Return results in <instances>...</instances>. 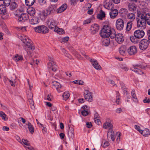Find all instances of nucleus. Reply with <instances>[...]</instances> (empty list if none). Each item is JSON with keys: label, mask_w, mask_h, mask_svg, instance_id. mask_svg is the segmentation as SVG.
<instances>
[{"label": "nucleus", "mask_w": 150, "mask_h": 150, "mask_svg": "<svg viewBox=\"0 0 150 150\" xmlns=\"http://www.w3.org/2000/svg\"><path fill=\"white\" fill-rule=\"evenodd\" d=\"M127 47L125 45H122L119 48V52L122 55L124 56L126 53Z\"/></svg>", "instance_id": "f3484780"}, {"label": "nucleus", "mask_w": 150, "mask_h": 150, "mask_svg": "<svg viewBox=\"0 0 150 150\" xmlns=\"http://www.w3.org/2000/svg\"><path fill=\"white\" fill-rule=\"evenodd\" d=\"M22 13L21 11L20 10H17L15 12V15L16 16H17L19 18Z\"/></svg>", "instance_id": "79ce46f5"}, {"label": "nucleus", "mask_w": 150, "mask_h": 150, "mask_svg": "<svg viewBox=\"0 0 150 150\" xmlns=\"http://www.w3.org/2000/svg\"><path fill=\"white\" fill-rule=\"evenodd\" d=\"M28 18L29 16L28 14L22 13L18 18V19L19 21L23 22L28 19Z\"/></svg>", "instance_id": "4468645a"}, {"label": "nucleus", "mask_w": 150, "mask_h": 150, "mask_svg": "<svg viewBox=\"0 0 150 150\" xmlns=\"http://www.w3.org/2000/svg\"><path fill=\"white\" fill-rule=\"evenodd\" d=\"M103 127L105 129L108 128L109 132L107 134V137L108 139L110 137V139L112 141H114L115 139L114 137L115 134L114 131L112 130L113 125L112 124L109 122H106L103 125Z\"/></svg>", "instance_id": "39448f33"}, {"label": "nucleus", "mask_w": 150, "mask_h": 150, "mask_svg": "<svg viewBox=\"0 0 150 150\" xmlns=\"http://www.w3.org/2000/svg\"><path fill=\"white\" fill-rule=\"evenodd\" d=\"M35 31L38 33H46L48 32L49 30L45 25L39 26L34 28Z\"/></svg>", "instance_id": "423d86ee"}, {"label": "nucleus", "mask_w": 150, "mask_h": 150, "mask_svg": "<svg viewBox=\"0 0 150 150\" xmlns=\"http://www.w3.org/2000/svg\"><path fill=\"white\" fill-rule=\"evenodd\" d=\"M140 133L145 137L148 136L150 134L149 130L147 129H146L140 131Z\"/></svg>", "instance_id": "412c9836"}, {"label": "nucleus", "mask_w": 150, "mask_h": 150, "mask_svg": "<svg viewBox=\"0 0 150 150\" xmlns=\"http://www.w3.org/2000/svg\"><path fill=\"white\" fill-rule=\"evenodd\" d=\"M17 6V5L16 3L15 2H13L11 3L10 8L11 10H13L16 8Z\"/></svg>", "instance_id": "4c0bfd02"}, {"label": "nucleus", "mask_w": 150, "mask_h": 150, "mask_svg": "<svg viewBox=\"0 0 150 150\" xmlns=\"http://www.w3.org/2000/svg\"><path fill=\"white\" fill-rule=\"evenodd\" d=\"M4 5L6 6H8L10 4L11 0H3Z\"/></svg>", "instance_id": "c03bdc74"}, {"label": "nucleus", "mask_w": 150, "mask_h": 150, "mask_svg": "<svg viewBox=\"0 0 150 150\" xmlns=\"http://www.w3.org/2000/svg\"><path fill=\"white\" fill-rule=\"evenodd\" d=\"M8 79L10 83L12 86L14 87L15 86V83L16 82V81L11 80Z\"/></svg>", "instance_id": "3c124183"}, {"label": "nucleus", "mask_w": 150, "mask_h": 150, "mask_svg": "<svg viewBox=\"0 0 150 150\" xmlns=\"http://www.w3.org/2000/svg\"><path fill=\"white\" fill-rule=\"evenodd\" d=\"M42 14L45 16H46L47 15L50 14L49 13V12H48V11H47V9L45 10H44L43 11H42Z\"/></svg>", "instance_id": "de8ad7c7"}, {"label": "nucleus", "mask_w": 150, "mask_h": 150, "mask_svg": "<svg viewBox=\"0 0 150 150\" xmlns=\"http://www.w3.org/2000/svg\"><path fill=\"white\" fill-rule=\"evenodd\" d=\"M131 95L132 99L133 101L135 103H137L138 102L137 99L135 94V91L133 90L131 92Z\"/></svg>", "instance_id": "bb28decb"}, {"label": "nucleus", "mask_w": 150, "mask_h": 150, "mask_svg": "<svg viewBox=\"0 0 150 150\" xmlns=\"http://www.w3.org/2000/svg\"><path fill=\"white\" fill-rule=\"evenodd\" d=\"M137 18V26L142 29L146 28V23L150 25V15L149 13H142L138 14Z\"/></svg>", "instance_id": "f03ea898"}, {"label": "nucleus", "mask_w": 150, "mask_h": 150, "mask_svg": "<svg viewBox=\"0 0 150 150\" xmlns=\"http://www.w3.org/2000/svg\"><path fill=\"white\" fill-rule=\"evenodd\" d=\"M116 28L118 30H123L124 26V21L122 19L119 18L117 20L116 23Z\"/></svg>", "instance_id": "1a4fd4ad"}, {"label": "nucleus", "mask_w": 150, "mask_h": 150, "mask_svg": "<svg viewBox=\"0 0 150 150\" xmlns=\"http://www.w3.org/2000/svg\"><path fill=\"white\" fill-rule=\"evenodd\" d=\"M118 13V11L116 9H112L111 12H110L109 14L111 18H114L117 16Z\"/></svg>", "instance_id": "dca6fc26"}, {"label": "nucleus", "mask_w": 150, "mask_h": 150, "mask_svg": "<svg viewBox=\"0 0 150 150\" xmlns=\"http://www.w3.org/2000/svg\"><path fill=\"white\" fill-rule=\"evenodd\" d=\"M69 39V37H64L63 38L62 40V42H66Z\"/></svg>", "instance_id": "6e6d98bb"}, {"label": "nucleus", "mask_w": 150, "mask_h": 150, "mask_svg": "<svg viewBox=\"0 0 150 150\" xmlns=\"http://www.w3.org/2000/svg\"><path fill=\"white\" fill-rule=\"evenodd\" d=\"M55 65V63L54 62H50L48 64V66L49 68H51Z\"/></svg>", "instance_id": "a18cd8bd"}, {"label": "nucleus", "mask_w": 150, "mask_h": 150, "mask_svg": "<svg viewBox=\"0 0 150 150\" xmlns=\"http://www.w3.org/2000/svg\"><path fill=\"white\" fill-rule=\"evenodd\" d=\"M127 51L129 55H134L137 53V50L135 46H132L129 47Z\"/></svg>", "instance_id": "f8f14e48"}, {"label": "nucleus", "mask_w": 150, "mask_h": 150, "mask_svg": "<svg viewBox=\"0 0 150 150\" xmlns=\"http://www.w3.org/2000/svg\"><path fill=\"white\" fill-rule=\"evenodd\" d=\"M100 118L99 115L96 112L94 114V119H99Z\"/></svg>", "instance_id": "5fc2aeb1"}, {"label": "nucleus", "mask_w": 150, "mask_h": 150, "mask_svg": "<svg viewBox=\"0 0 150 150\" xmlns=\"http://www.w3.org/2000/svg\"><path fill=\"white\" fill-rule=\"evenodd\" d=\"M59 136L61 139H62L64 138L65 134L62 133H60L59 134Z\"/></svg>", "instance_id": "774afa93"}, {"label": "nucleus", "mask_w": 150, "mask_h": 150, "mask_svg": "<svg viewBox=\"0 0 150 150\" xmlns=\"http://www.w3.org/2000/svg\"><path fill=\"white\" fill-rule=\"evenodd\" d=\"M108 36L107 37H102L104 38V40L102 42L103 45L105 46H108L110 43V40L108 37Z\"/></svg>", "instance_id": "a211bd4d"}, {"label": "nucleus", "mask_w": 150, "mask_h": 150, "mask_svg": "<svg viewBox=\"0 0 150 150\" xmlns=\"http://www.w3.org/2000/svg\"><path fill=\"white\" fill-rule=\"evenodd\" d=\"M145 34L144 31L142 30H135L134 33V36H132L130 39L131 41L134 44L137 43L138 39H141L143 37Z\"/></svg>", "instance_id": "20e7f679"}, {"label": "nucleus", "mask_w": 150, "mask_h": 150, "mask_svg": "<svg viewBox=\"0 0 150 150\" xmlns=\"http://www.w3.org/2000/svg\"><path fill=\"white\" fill-rule=\"evenodd\" d=\"M27 125L28 128L31 134H33L34 131V128L33 125L29 122H28Z\"/></svg>", "instance_id": "c756f323"}, {"label": "nucleus", "mask_w": 150, "mask_h": 150, "mask_svg": "<svg viewBox=\"0 0 150 150\" xmlns=\"http://www.w3.org/2000/svg\"><path fill=\"white\" fill-rule=\"evenodd\" d=\"M52 85L53 86L54 88H55L57 91L61 88V86L60 83L55 81L52 82Z\"/></svg>", "instance_id": "5701e85b"}, {"label": "nucleus", "mask_w": 150, "mask_h": 150, "mask_svg": "<svg viewBox=\"0 0 150 150\" xmlns=\"http://www.w3.org/2000/svg\"><path fill=\"white\" fill-rule=\"evenodd\" d=\"M52 96L51 95H48L47 96V100L49 101H51L52 100Z\"/></svg>", "instance_id": "e2e57ef3"}, {"label": "nucleus", "mask_w": 150, "mask_h": 150, "mask_svg": "<svg viewBox=\"0 0 150 150\" xmlns=\"http://www.w3.org/2000/svg\"><path fill=\"white\" fill-rule=\"evenodd\" d=\"M93 13V9H91L90 10H88L87 12L88 14H91Z\"/></svg>", "instance_id": "338daca9"}, {"label": "nucleus", "mask_w": 150, "mask_h": 150, "mask_svg": "<svg viewBox=\"0 0 150 150\" xmlns=\"http://www.w3.org/2000/svg\"><path fill=\"white\" fill-rule=\"evenodd\" d=\"M0 116L4 121H6L8 120L7 116L3 111L0 112Z\"/></svg>", "instance_id": "c9c22d12"}, {"label": "nucleus", "mask_w": 150, "mask_h": 150, "mask_svg": "<svg viewBox=\"0 0 150 150\" xmlns=\"http://www.w3.org/2000/svg\"><path fill=\"white\" fill-rule=\"evenodd\" d=\"M133 67H136L138 68L142 69H144L145 68V67L144 66H142V65H139V64H136L135 65H133Z\"/></svg>", "instance_id": "37998d69"}, {"label": "nucleus", "mask_w": 150, "mask_h": 150, "mask_svg": "<svg viewBox=\"0 0 150 150\" xmlns=\"http://www.w3.org/2000/svg\"><path fill=\"white\" fill-rule=\"evenodd\" d=\"M39 22V19L38 17H33L30 20V23L33 25L37 24Z\"/></svg>", "instance_id": "6ab92c4d"}, {"label": "nucleus", "mask_w": 150, "mask_h": 150, "mask_svg": "<svg viewBox=\"0 0 150 150\" xmlns=\"http://www.w3.org/2000/svg\"><path fill=\"white\" fill-rule=\"evenodd\" d=\"M92 94L87 90L85 91L84 96L85 99L89 102H92L93 100Z\"/></svg>", "instance_id": "9d476101"}, {"label": "nucleus", "mask_w": 150, "mask_h": 150, "mask_svg": "<svg viewBox=\"0 0 150 150\" xmlns=\"http://www.w3.org/2000/svg\"><path fill=\"white\" fill-rule=\"evenodd\" d=\"M46 25L49 28L54 30L56 26L55 21L52 18H49L46 22Z\"/></svg>", "instance_id": "6e6552de"}, {"label": "nucleus", "mask_w": 150, "mask_h": 150, "mask_svg": "<svg viewBox=\"0 0 150 150\" xmlns=\"http://www.w3.org/2000/svg\"><path fill=\"white\" fill-rule=\"evenodd\" d=\"M120 68L125 71H127L129 70L128 68L125 65H121L120 66Z\"/></svg>", "instance_id": "a19ab883"}, {"label": "nucleus", "mask_w": 150, "mask_h": 150, "mask_svg": "<svg viewBox=\"0 0 150 150\" xmlns=\"http://www.w3.org/2000/svg\"><path fill=\"white\" fill-rule=\"evenodd\" d=\"M115 33L114 29L111 28L108 25H105L103 26L100 34L101 37L109 36L112 39L115 38V40L118 43H122L124 40L123 35L120 33L116 35Z\"/></svg>", "instance_id": "f257e3e1"}, {"label": "nucleus", "mask_w": 150, "mask_h": 150, "mask_svg": "<svg viewBox=\"0 0 150 150\" xmlns=\"http://www.w3.org/2000/svg\"><path fill=\"white\" fill-rule=\"evenodd\" d=\"M105 14L104 11L101 10L99 14L97 16V17L98 18L102 19V18L105 17Z\"/></svg>", "instance_id": "cd10ccee"}, {"label": "nucleus", "mask_w": 150, "mask_h": 150, "mask_svg": "<svg viewBox=\"0 0 150 150\" xmlns=\"http://www.w3.org/2000/svg\"><path fill=\"white\" fill-rule=\"evenodd\" d=\"M90 61L94 67L96 69L100 70L101 69V67L96 60L91 59Z\"/></svg>", "instance_id": "2eb2a0df"}, {"label": "nucleus", "mask_w": 150, "mask_h": 150, "mask_svg": "<svg viewBox=\"0 0 150 150\" xmlns=\"http://www.w3.org/2000/svg\"><path fill=\"white\" fill-rule=\"evenodd\" d=\"M149 41L146 39H142L139 43V48L142 50H146L148 47Z\"/></svg>", "instance_id": "0eeeda50"}, {"label": "nucleus", "mask_w": 150, "mask_h": 150, "mask_svg": "<svg viewBox=\"0 0 150 150\" xmlns=\"http://www.w3.org/2000/svg\"><path fill=\"white\" fill-rule=\"evenodd\" d=\"M127 18L129 19L134 20L135 18V15L132 13H130L128 14Z\"/></svg>", "instance_id": "ea45409f"}, {"label": "nucleus", "mask_w": 150, "mask_h": 150, "mask_svg": "<svg viewBox=\"0 0 150 150\" xmlns=\"http://www.w3.org/2000/svg\"><path fill=\"white\" fill-rule=\"evenodd\" d=\"M135 128L140 132V131H142L140 129V127L139 125H136L135 126Z\"/></svg>", "instance_id": "680f3d73"}, {"label": "nucleus", "mask_w": 150, "mask_h": 150, "mask_svg": "<svg viewBox=\"0 0 150 150\" xmlns=\"http://www.w3.org/2000/svg\"><path fill=\"white\" fill-rule=\"evenodd\" d=\"M54 30L59 34H63L64 33V30L63 29L60 28L57 26L54 28Z\"/></svg>", "instance_id": "393cba45"}, {"label": "nucleus", "mask_w": 150, "mask_h": 150, "mask_svg": "<svg viewBox=\"0 0 150 150\" xmlns=\"http://www.w3.org/2000/svg\"><path fill=\"white\" fill-rule=\"evenodd\" d=\"M110 145L108 141L105 142L103 144H102V146L103 147H105L108 146Z\"/></svg>", "instance_id": "603ef678"}, {"label": "nucleus", "mask_w": 150, "mask_h": 150, "mask_svg": "<svg viewBox=\"0 0 150 150\" xmlns=\"http://www.w3.org/2000/svg\"><path fill=\"white\" fill-rule=\"evenodd\" d=\"M104 7L108 9H112L113 8V4L110 0H106L104 2Z\"/></svg>", "instance_id": "9b49d317"}, {"label": "nucleus", "mask_w": 150, "mask_h": 150, "mask_svg": "<svg viewBox=\"0 0 150 150\" xmlns=\"http://www.w3.org/2000/svg\"><path fill=\"white\" fill-rule=\"evenodd\" d=\"M143 102L145 103H148L150 102V100L149 99H147V98L144 99Z\"/></svg>", "instance_id": "052dcab7"}, {"label": "nucleus", "mask_w": 150, "mask_h": 150, "mask_svg": "<svg viewBox=\"0 0 150 150\" xmlns=\"http://www.w3.org/2000/svg\"><path fill=\"white\" fill-rule=\"evenodd\" d=\"M35 1V0H25V4L28 6H31L33 5Z\"/></svg>", "instance_id": "7c9ffc66"}, {"label": "nucleus", "mask_w": 150, "mask_h": 150, "mask_svg": "<svg viewBox=\"0 0 150 150\" xmlns=\"http://www.w3.org/2000/svg\"><path fill=\"white\" fill-rule=\"evenodd\" d=\"M86 127L88 128L91 127L92 126L91 123L89 122L86 123Z\"/></svg>", "instance_id": "bf43d9fd"}, {"label": "nucleus", "mask_w": 150, "mask_h": 150, "mask_svg": "<svg viewBox=\"0 0 150 150\" xmlns=\"http://www.w3.org/2000/svg\"><path fill=\"white\" fill-rule=\"evenodd\" d=\"M94 121L98 125H99V123L100 122V119H94Z\"/></svg>", "instance_id": "0e129e2a"}, {"label": "nucleus", "mask_w": 150, "mask_h": 150, "mask_svg": "<svg viewBox=\"0 0 150 150\" xmlns=\"http://www.w3.org/2000/svg\"><path fill=\"white\" fill-rule=\"evenodd\" d=\"M81 114L82 115L86 116L88 115V111L87 110H84L81 111Z\"/></svg>", "instance_id": "09e8293b"}, {"label": "nucleus", "mask_w": 150, "mask_h": 150, "mask_svg": "<svg viewBox=\"0 0 150 150\" xmlns=\"http://www.w3.org/2000/svg\"><path fill=\"white\" fill-rule=\"evenodd\" d=\"M5 6L3 5H0V14H4L6 12V9Z\"/></svg>", "instance_id": "a878e982"}, {"label": "nucleus", "mask_w": 150, "mask_h": 150, "mask_svg": "<svg viewBox=\"0 0 150 150\" xmlns=\"http://www.w3.org/2000/svg\"><path fill=\"white\" fill-rule=\"evenodd\" d=\"M16 77L15 75L13 74L11 75V77L10 79L11 80L13 81H16Z\"/></svg>", "instance_id": "13d9d810"}, {"label": "nucleus", "mask_w": 150, "mask_h": 150, "mask_svg": "<svg viewBox=\"0 0 150 150\" xmlns=\"http://www.w3.org/2000/svg\"><path fill=\"white\" fill-rule=\"evenodd\" d=\"M132 25V21L128 22L127 24L126 29L127 31H129L131 29Z\"/></svg>", "instance_id": "f704fd0d"}, {"label": "nucleus", "mask_w": 150, "mask_h": 150, "mask_svg": "<svg viewBox=\"0 0 150 150\" xmlns=\"http://www.w3.org/2000/svg\"><path fill=\"white\" fill-rule=\"evenodd\" d=\"M30 96H31L30 98H29V102L30 105L33 104H34V103L33 98V95L32 94H31Z\"/></svg>", "instance_id": "8fccbe9b"}, {"label": "nucleus", "mask_w": 150, "mask_h": 150, "mask_svg": "<svg viewBox=\"0 0 150 150\" xmlns=\"http://www.w3.org/2000/svg\"><path fill=\"white\" fill-rule=\"evenodd\" d=\"M20 39L25 46L24 49L26 51L27 54L30 57H32L33 50H34L35 48L31 40L26 36L21 37Z\"/></svg>", "instance_id": "7ed1b4c3"}, {"label": "nucleus", "mask_w": 150, "mask_h": 150, "mask_svg": "<svg viewBox=\"0 0 150 150\" xmlns=\"http://www.w3.org/2000/svg\"><path fill=\"white\" fill-rule=\"evenodd\" d=\"M22 142L25 145L28 146H29V144L28 143V142L27 140L23 139L22 140Z\"/></svg>", "instance_id": "864d4df0"}, {"label": "nucleus", "mask_w": 150, "mask_h": 150, "mask_svg": "<svg viewBox=\"0 0 150 150\" xmlns=\"http://www.w3.org/2000/svg\"><path fill=\"white\" fill-rule=\"evenodd\" d=\"M67 7L66 4H63L58 9V13H61L65 11Z\"/></svg>", "instance_id": "aec40b11"}, {"label": "nucleus", "mask_w": 150, "mask_h": 150, "mask_svg": "<svg viewBox=\"0 0 150 150\" xmlns=\"http://www.w3.org/2000/svg\"><path fill=\"white\" fill-rule=\"evenodd\" d=\"M2 129L4 131H7L9 130V128L8 127L4 126L3 127Z\"/></svg>", "instance_id": "69168bd1"}, {"label": "nucleus", "mask_w": 150, "mask_h": 150, "mask_svg": "<svg viewBox=\"0 0 150 150\" xmlns=\"http://www.w3.org/2000/svg\"><path fill=\"white\" fill-rule=\"evenodd\" d=\"M56 8L55 7L51 5L50 6L47 10L48 12H49L50 14L51 13H53L55 10Z\"/></svg>", "instance_id": "2f4dec72"}, {"label": "nucleus", "mask_w": 150, "mask_h": 150, "mask_svg": "<svg viewBox=\"0 0 150 150\" xmlns=\"http://www.w3.org/2000/svg\"><path fill=\"white\" fill-rule=\"evenodd\" d=\"M27 12L30 16H33L35 14V10L33 8H30L28 9Z\"/></svg>", "instance_id": "4be33fe9"}, {"label": "nucleus", "mask_w": 150, "mask_h": 150, "mask_svg": "<svg viewBox=\"0 0 150 150\" xmlns=\"http://www.w3.org/2000/svg\"><path fill=\"white\" fill-rule=\"evenodd\" d=\"M46 2L45 0H39V2L41 5H43Z\"/></svg>", "instance_id": "4d7b16f0"}, {"label": "nucleus", "mask_w": 150, "mask_h": 150, "mask_svg": "<svg viewBox=\"0 0 150 150\" xmlns=\"http://www.w3.org/2000/svg\"><path fill=\"white\" fill-rule=\"evenodd\" d=\"M99 29L98 25L97 24H94L91 25L90 30L91 33L92 34H94L98 31Z\"/></svg>", "instance_id": "ddd939ff"}, {"label": "nucleus", "mask_w": 150, "mask_h": 150, "mask_svg": "<svg viewBox=\"0 0 150 150\" xmlns=\"http://www.w3.org/2000/svg\"><path fill=\"white\" fill-rule=\"evenodd\" d=\"M131 69L132 70V71H134L136 73L139 74H144L143 72H142L140 69L138 68L132 67Z\"/></svg>", "instance_id": "c85d7f7f"}, {"label": "nucleus", "mask_w": 150, "mask_h": 150, "mask_svg": "<svg viewBox=\"0 0 150 150\" xmlns=\"http://www.w3.org/2000/svg\"><path fill=\"white\" fill-rule=\"evenodd\" d=\"M137 6L134 5H132L129 4L128 5L129 10L131 11H134L136 10Z\"/></svg>", "instance_id": "473e14b6"}, {"label": "nucleus", "mask_w": 150, "mask_h": 150, "mask_svg": "<svg viewBox=\"0 0 150 150\" xmlns=\"http://www.w3.org/2000/svg\"><path fill=\"white\" fill-rule=\"evenodd\" d=\"M70 96V94L68 91L65 92L63 94V99L65 100H66L69 98Z\"/></svg>", "instance_id": "e433bc0d"}, {"label": "nucleus", "mask_w": 150, "mask_h": 150, "mask_svg": "<svg viewBox=\"0 0 150 150\" xmlns=\"http://www.w3.org/2000/svg\"><path fill=\"white\" fill-rule=\"evenodd\" d=\"M116 99L115 101L117 104H119L120 102V93L118 91H116Z\"/></svg>", "instance_id": "58836bf2"}, {"label": "nucleus", "mask_w": 150, "mask_h": 150, "mask_svg": "<svg viewBox=\"0 0 150 150\" xmlns=\"http://www.w3.org/2000/svg\"><path fill=\"white\" fill-rule=\"evenodd\" d=\"M107 80L108 82L111 84L112 86H114L116 85V84L113 81L111 80L109 78H108Z\"/></svg>", "instance_id": "49530a36"}, {"label": "nucleus", "mask_w": 150, "mask_h": 150, "mask_svg": "<svg viewBox=\"0 0 150 150\" xmlns=\"http://www.w3.org/2000/svg\"><path fill=\"white\" fill-rule=\"evenodd\" d=\"M68 135H70L71 137L74 135V129L72 127H71L70 125H68Z\"/></svg>", "instance_id": "b1692460"}, {"label": "nucleus", "mask_w": 150, "mask_h": 150, "mask_svg": "<svg viewBox=\"0 0 150 150\" xmlns=\"http://www.w3.org/2000/svg\"><path fill=\"white\" fill-rule=\"evenodd\" d=\"M23 59V57L21 55H19L18 54L16 55L13 57V59L15 61L17 62L21 61Z\"/></svg>", "instance_id": "72a5a7b5"}]
</instances>
